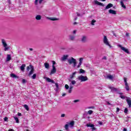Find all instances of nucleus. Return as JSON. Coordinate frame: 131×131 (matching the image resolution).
I'll return each instance as SVG.
<instances>
[{"mask_svg": "<svg viewBox=\"0 0 131 131\" xmlns=\"http://www.w3.org/2000/svg\"><path fill=\"white\" fill-rule=\"evenodd\" d=\"M127 79L126 78H124V81L125 82V84H126V83H127Z\"/></svg>", "mask_w": 131, "mask_h": 131, "instance_id": "a19ab883", "label": "nucleus"}, {"mask_svg": "<svg viewBox=\"0 0 131 131\" xmlns=\"http://www.w3.org/2000/svg\"><path fill=\"white\" fill-rule=\"evenodd\" d=\"M32 79H35V78H36V74H34L32 76Z\"/></svg>", "mask_w": 131, "mask_h": 131, "instance_id": "58836bf2", "label": "nucleus"}, {"mask_svg": "<svg viewBox=\"0 0 131 131\" xmlns=\"http://www.w3.org/2000/svg\"><path fill=\"white\" fill-rule=\"evenodd\" d=\"M71 83L72 84L74 85L76 83V81L75 80H72Z\"/></svg>", "mask_w": 131, "mask_h": 131, "instance_id": "79ce46f5", "label": "nucleus"}, {"mask_svg": "<svg viewBox=\"0 0 131 131\" xmlns=\"http://www.w3.org/2000/svg\"><path fill=\"white\" fill-rule=\"evenodd\" d=\"M68 62L70 64H73V67L74 68L76 67V59H74L73 57H71V59H68Z\"/></svg>", "mask_w": 131, "mask_h": 131, "instance_id": "f257e3e1", "label": "nucleus"}, {"mask_svg": "<svg viewBox=\"0 0 131 131\" xmlns=\"http://www.w3.org/2000/svg\"><path fill=\"white\" fill-rule=\"evenodd\" d=\"M57 72V69H56V67L54 66L52 67V69L50 73V75H52V74H54Z\"/></svg>", "mask_w": 131, "mask_h": 131, "instance_id": "1a4fd4ad", "label": "nucleus"}, {"mask_svg": "<svg viewBox=\"0 0 131 131\" xmlns=\"http://www.w3.org/2000/svg\"><path fill=\"white\" fill-rule=\"evenodd\" d=\"M79 73L80 74H83L85 73V71L84 70H82V69H80L79 70Z\"/></svg>", "mask_w": 131, "mask_h": 131, "instance_id": "cd10ccee", "label": "nucleus"}, {"mask_svg": "<svg viewBox=\"0 0 131 131\" xmlns=\"http://www.w3.org/2000/svg\"><path fill=\"white\" fill-rule=\"evenodd\" d=\"M78 80H80V82H83L88 80L89 78H88V77L86 76L81 75L78 77Z\"/></svg>", "mask_w": 131, "mask_h": 131, "instance_id": "20e7f679", "label": "nucleus"}, {"mask_svg": "<svg viewBox=\"0 0 131 131\" xmlns=\"http://www.w3.org/2000/svg\"><path fill=\"white\" fill-rule=\"evenodd\" d=\"M76 73H77V72H76L73 73L72 75H70V78H71V79H73V78L75 77V74H76Z\"/></svg>", "mask_w": 131, "mask_h": 131, "instance_id": "aec40b11", "label": "nucleus"}, {"mask_svg": "<svg viewBox=\"0 0 131 131\" xmlns=\"http://www.w3.org/2000/svg\"><path fill=\"white\" fill-rule=\"evenodd\" d=\"M125 89L126 90V91H129V86H128V84L126 83V84H125Z\"/></svg>", "mask_w": 131, "mask_h": 131, "instance_id": "7c9ffc66", "label": "nucleus"}, {"mask_svg": "<svg viewBox=\"0 0 131 131\" xmlns=\"http://www.w3.org/2000/svg\"><path fill=\"white\" fill-rule=\"evenodd\" d=\"M108 13L112 15H116V11L112 9L109 10Z\"/></svg>", "mask_w": 131, "mask_h": 131, "instance_id": "f3484780", "label": "nucleus"}, {"mask_svg": "<svg viewBox=\"0 0 131 131\" xmlns=\"http://www.w3.org/2000/svg\"><path fill=\"white\" fill-rule=\"evenodd\" d=\"M46 81H47L48 82H51V83H55V81H54V80L51 79L49 77L46 78Z\"/></svg>", "mask_w": 131, "mask_h": 131, "instance_id": "a211bd4d", "label": "nucleus"}, {"mask_svg": "<svg viewBox=\"0 0 131 131\" xmlns=\"http://www.w3.org/2000/svg\"><path fill=\"white\" fill-rule=\"evenodd\" d=\"M47 19H48V20H51V21H58V20H59V18H57L56 17H47Z\"/></svg>", "mask_w": 131, "mask_h": 131, "instance_id": "2eb2a0df", "label": "nucleus"}, {"mask_svg": "<svg viewBox=\"0 0 131 131\" xmlns=\"http://www.w3.org/2000/svg\"><path fill=\"white\" fill-rule=\"evenodd\" d=\"M17 115H18V116H21L22 114H21L20 113H18Z\"/></svg>", "mask_w": 131, "mask_h": 131, "instance_id": "13d9d810", "label": "nucleus"}, {"mask_svg": "<svg viewBox=\"0 0 131 131\" xmlns=\"http://www.w3.org/2000/svg\"><path fill=\"white\" fill-rule=\"evenodd\" d=\"M86 126L88 127H94V126H95V125H94V124H87L86 125Z\"/></svg>", "mask_w": 131, "mask_h": 131, "instance_id": "72a5a7b5", "label": "nucleus"}, {"mask_svg": "<svg viewBox=\"0 0 131 131\" xmlns=\"http://www.w3.org/2000/svg\"><path fill=\"white\" fill-rule=\"evenodd\" d=\"M106 78H107V79H110V80H113V79H114V77L111 74H108Z\"/></svg>", "mask_w": 131, "mask_h": 131, "instance_id": "4468645a", "label": "nucleus"}, {"mask_svg": "<svg viewBox=\"0 0 131 131\" xmlns=\"http://www.w3.org/2000/svg\"><path fill=\"white\" fill-rule=\"evenodd\" d=\"M73 34H76V30H74L73 32Z\"/></svg>", "mask_w": 131, "mask_h": 131, "instance_id": "e2e57ef3", "label": "nucleus"}, {"mask_svg": "<svg viewBox=\"0 0 131 131\" xmlns=\"http://www.w3.org/2000/svg\"><path fill=\"white\" fill-rule=\"evenodd\" d=\"M103 60H107V57L106 56H104L103 58H102Z\"/></svg>", "mask_w": 131, "mask_h": 131, "instance_id": "052dcab7", "label": "nucleus"}, {"mask_svg": "<svg viewBox=\"0 0 131 131\" xmlns=\"http://www.w3.org/2000/svg\"><path fill=\"white\" fill-rule=\"evenodd\" d=\"M72 92V90L69 89V94H71Z\"/></svg>", "mask_w": 131, "mask_h": 131, "instance_id": "4d7b16f0", "label": "nucleus"}, {"mask_svg": "<svg viewBox=\"0 0 131 131\" xmlns=\"http://www.w3.org/2000/svg\"><path fill=\"white\" fill-rule=\"evenodd\" d=\"M77 16H78V17H79L80 16V14H79L78 12H77Z\"/></svg>", "mask_w": 131, "mask_h": 131, "instance_id": "0e129e2a", "label": "nucleus"}, {"mask_svg": "<svg viewBox=\"0 0 131 131\" xmlns=\"http://www.w3.org/2000/svg\"><path fill=\"white\" fill-rule=\"evenodd\" d=\"M127 128H124L123 129V131H127Z\"/></svg>", "mask_w": 131, "mask_h": 131, "instance_id": "338daca9", "label": "nucleus"}, {"mask_svg": "<svg viewBox=\"0 0 131 131\" xmlns=\"http://www.w3.org/2000/svg\"><path fill=\"white\" fill-rule=\"evenodd\" d=\"M120 111V109L119 107H117L116 113H117L119 112Z\"/></svg>", "mask_w": 131, "mask_h": 131, "instance_id": "de8ad7c7", "label": "nucleus"}, {"mask_svg": "<svg viewBox=\"0 0 131 131\" xmlns=\"http://www.w3.org/2000/svg\"><path fill=\"white\" fill-rule=\"evenodd\" d=\"M112 7H113V4L110 3L105 7L104 10H108V9H110V8H112Z\"/></svg>", "mask_w": 131, "mask_h": 131, "instance_id": "dca6fc26", "label": "nucleus"}, {"mask_svg": "<svg viewBox=\"0 0 131 131\" xmlns=\"http://www.w3.org/2000/svg\"><path fill=\"white\" fill-rule=\"evenodd\" d=\"M67 123H68L69 125H70L71 127L74 126V121H72L71 122Z\"/></svg>", "mask_w": 131, "mask_h": 131, "instance_id": "bb28decb", "label": "nucleus"}, {"mask_svg": "<svg viewBox=\"0 0 131 131\" xmlns=\"http://www.w3.org/2000/svg\"><path fill=\"white\" fill-rule=\"evenodd\" d=\"M14 118L16 123H19V119L18 118H17L16 117H14Z\"/></svg>", "mask_w": 131, "mask_h": 131, "instance_id": "473e14b6", "label": "nucleus"}, {"mask_svg": "<svg viewBox=\"0 0 131 131\" xmlns=\"http://www.w3.org/2000/svg\"><path fill=\"white\" fill-rule=\"evenodd\" d=\"M94 23H96V20L93 19L91 21V25H95Z\"/></svg>", "mask_w": 131, "mask_h": 131, "instance_id": "4c0bfd02", "label": "nucleus"}, {"mask_svg": "<svg viewBox=\"0 0 131 131\" xmlns=\"http://www.w3.org/2000/svg\"><path fill=\"white\" fill-rule=\"evenodd\" d=\"M61 117H65V114H62L61 115Z\"/></svg>", "mask_w": 131, "mask_h": 131, "instance_id": "bf43d9fd", "label": "nucleus"}, {"mask_svg": "<svg viewBox=\"0 0 131 131\" xmlns=\"http://www.w3.org/2000/svg\"><path fill=\"white\" fill-rule=\"evenodd\" d=\"M64 88L66 90H68V89H69V86L68 84H66Z\"/></svg>", "mask_w": 131, "mask_h": 131, "instance_id": "37998d69", "label": "nucleus"}, {"mask_svg": "<svg viewBox=\"0 0 131 131\" xmlns=\"http://www.w3.org/2000/svg\"><path fill=\"white\" fill-rule=\"evenodd\" d=\"M120 98H121V99H123V100H124L125 98L126 99V98H127V97L125 96L124 95H120Z\"/></svg>", "mask_w": 131, "mask_h": 131, "instance_id": "c9c22d12", "label": "nucleus"}, {"mask_svg": "<svg viewBox=\"0 0 131 131\" xmlns=\"http://www.w3.org/2000/svg\"><path fill=\"white\" fill-rule=\"evenodd\" d=\"M12 57H11V55L8 54L6 58V62H9V61H11Z\"/></svg>", "mask_w": 131, "mask_h": 131, "instance_id": "412c9836", "label": "nucleus"}, {"mask_svg": "<svg viewBox=\"0 0 131 131\" xmlns=\"http://www.w3.org/2000/svg\"><path fill=\"white\" fill-rule=\"evenodd\" d=\"M52 67H53V66H55V64H56V62L54 60L52 61Z\"/></svg>", "mask_w": 131, "mask_h": 131, "instance_id": "c03bdc74", "label": "nucleus"}, {"mask_svg": "<svg viewBox=\"0 0 131 131\" xmlns=\"http://www.w3.org/2000/svg\"><path fill=\"white\" fill-rule=\"evenodd\" d=\"M8 131H14V130L13 129H10L9 130H8Z\"/></svg>", "mask_w": 131, "mask_h": 131, "instance_id": "774afa93", "label": "nucleus"}, {"mask_svg": "<svg viewBox=\"0 0 131 131\" xmlns=\"http://www.w3.org/2000/svg\"><path fill=\"white\" fill-rule=\"evenodd\" d=\"M38 3V0L35 1V5H37Z\"/></svg>", "mask_w": 131, "mask_h": 131, "instance_id": "603ef678", "label": "nucleus"}, {"mask_svg": "<svg viewBox=\"0 0 131 131\" xmlns=\"http://www.w3.org/2000/svg\"><path fill=\"white\" fill-rule=\"evenodd\" d=\"M44 66L46 69H49L50 68V64L47 62H45L44 63Z\"/></svg>", "mask_w": 131, "mask_h": 131, "instance_id": "b1692460", "label": "nucleus"}, {"mask_svg": "<svg viewBox=\"0 0 131 131\" xmlns=\"http://www.w3.org/2000/svg\"><path fill=\"white\" fill-rule=\"evenodd\" d=\"M35 19H36V20H41V15H37L35 17Z\"/></svg>", "mask_w": 131, "mask_h": 131, "instance_id": "a878e982", "label": "nucleus"}, {"mask_svg": "<svg viewBox=\"0 0 131 131\" xmlns=\"http://www.w3.org/2000/svg\"><path fill=\"white\" fill-rule=\"evenodd\" d=\"M69 56L68 55H64L62 57H61V61H65L66 60H67V58H68Z\"/></svg>", "mask_w": 131, "mask_h": 131, "instance_id": "6ab92c4d", "label": "nucleus"}, {"mask_svg": "<svg viewBox=\"0 0 131 131\" xmlns=\"http://www.w3.org/2000/svg\"><path fill=\"white\" fill-rule=\"evenodd\" d=\"M81 41L82 43H85L88 41V37L85 35L82 36L81 38Z\"/></svg>", "mask_w": 131, "mask_h": 131, "instance_id": "6e6552de", "label": "nucleus"}, {"mask_svg": "<svg viewBox=\"0 0 131 131\" xmlns=\"http://www.w3.org/2000/svg\"><path fill=\"white\" fill-rule=\"evenodd\" d=\"M126 37H129V33H126Z\"/></svg>", "mask_w": 131, "mask_h": 131, "instance_id": "09e8293b", "label": "nucleus"}, {"mask_svg": "<svg viewBox=\"0 0 131 131\" xmlns=\"http://www.w3.org/2000/svg\"><path fill=\"white\" fill-rule=\"evenodd\" d=\"M24 107L25 108L26 110L29 111V107H28V105H27V104H24Z\"/></svg>", "mask_w": 131, "mask_h": 131, "instance_id": "2f4dec72", "label": "nucleus"}, {"mask_svg": "<svg viewBox=\"0 0 131 131\" xmlns=\"http://www.w3.org/2000/svg\"><path fill=\"white\" fill-rule=\"evenodd\" d=\"M69 39L70 40L73 41L75 39V36L71 35L69 36Z\"/></svg>", "mask_w": 131, "mask_h": 131, "instance_id": "5701e85b", "label": "nucleus"}, {"mask_svg": "<svg viewBox=\"0 0 131 131\" xmlns=\"http://www.w3.org/2000/svg\"><path fill=\"white\" fill-rule=\"evenodd\" d=\"M94 108H95L94 106H90L88 107V109H94Z\"/></svg>", "mask_w": 131, "mask_h": 131, "instance_id": "5fc2aeb1", "label": "nucleus"}, {"mask_svg": "<svg viewBox=\"0 0 131 131\" xmlns=\"http://www.w3.org/2000/svg\"><path fill=\"white\" fill-rule=\"evenodd\" d=\"M128 112V110H127V108H125L124 111V113H125L126 114H127V112Z\"/></svg>", "mask_w": 131, "mask_h": 131, "instance_id": "ea45409f", "label": "nucleus"}, {"mask_svg": "<svg viewBox=\"0 0 131 131\" xmlns=\"http://www.w3.org/2000/svg\"><path fill=\"white\" fill-rule=\"evenodd\" d=\"M89 115V114H88V112H84L83 115V118L90 119V116H88Z\"/></svg>", "mask_w": 131, "mask_h": 131, "instance_id": "9b49d317", "label": "nucleus"}, {"mask_svg": "<svg viewBox=\"0 0 131 131\" xmlns=\"http://www.w3.org/2000/svg\"><path fill=\"white\" fill-rule=\"evenodd\" d=\"M31 71L29 73V76H30L32 74H33V72H34V67L32 65H30V66L27 67V71Z\"/></svg>", "mask_w": 131, "mask_h": 131, "instance_id": "f03ea898", "label": "nucleus"}, {"mask_svg": "<svg viewBox=\"0 0 131 131\" xmlns=\"http://www.w3.org/2000/svg\"><path fill=\"white\" fill-rule=\"evenodd\" d=\"M113 34L114 36H116V34L114 33V31H112Z\"/></svg>", "mask_w": 131, "mask_h": 131, "instance_id": "680f3d73", "label": "nucleus"}, {"mask_svg": "<svg viewBox=\"0 0 131 131\" xmlns=\"http://www.w3.org/2000/svg\"><path fill=\"white\" fill-rule=\"evenodd\" d=\"M25 67H26V65L25 64H23L20 67V70L24 72L25 70Z\"/></svg>", "mask_w": 131, "mask_h": 131, "instance_id": "4be33fe9", "label": "nucleus"}, {"mask_svg": "<svg viewBox=\"0 0 131 131\" xmlns=\"http://www.w3.org/2000/svg\"><path fill=\"white\" fill-rule=\"evenodd\" d=\"M82 61H83V58L81 57L79 58V63L78 65L77 66V68H79L80 66H81V64H82Z\"/></svg>", "mask_w": 131, "mask_h": 131, "instance_id": "ddd939ff", "label": "nucleus"}, {"mask_svg": "<svg viewBox=\"0 0 131 131\" xmlns=\"http://www.w3.org/2000/svg\"><path fill=\"white\" fill-rule=\"evenodd\" d=\"M103 42L106 46H108L110 48H112L110 43H109V41H108V39L107 38L106 36H104Z\"/></svg>", "mask_w": 131, "mask_h": 131, "instance_id": "0eeeda50", "label": "nucleus"}, {"mask_svg": "<svg viewBox=\"0 0 131 131\" xmlns=\"http://www.w3.org/2000/svg\"><path fill=\"white\" fill-rule=\"evenodd\" d=\"M98 124H100V125H102V124H103V122L101 121H98Z\"/></svg>", "mask_w": 131, "mask_h": 131, "instance_id": "6e6d98bb", "label": "nucleus"}, {"mask_svg": "<svg viewBox=\"0 0 131 131\" xmlns=\"http://www.w3.org/2000/svg\"><path fill=\"white\" fill-rule=\"evenodd\" d=\"M2 44L4 48V51L6 52L7 51L9 50V47H8V44H7V42H6V40L5 39H2Z\"/></svg>", "mask_w": 131, "mask_h": 131, "instance_id": "39448f33", "label": "nucleus"}, {"mask_svg": "<svg viewBox=\"0 0 131 131\" xmlns=\"http://www.w3.org/2000/svg\"><path fill=\"white\" fill-rule=\"evenodd\" d=\"M118 47H119V48H120V49H121V50L122 51H123L124 52V53H126L128 55H130V52H129V51L128 50V49L125 48L124 47H122V46H121L120 45H119Z\"/></svg>", "mask_w": 131, "mask_h": 131, "instance_id": "423d86ee", "label": "nucleus"}, {"mask_svg": "<svg viewBox=\"0 0 131 131\" xmlns=\"http://www.w3.org/2000/svg\"><path fill=\"white\" fill-rule=\"evenodd\" d=\"M22 83H26V80L23 79L22 80Z\"/></svg>", "mask_w": 131, "mask_h": 131, "instance_id": "a18cd8bd", "label": "nucleus"}, {"mask_svg": "<svg viewBox=\"0 0 131 131\" xmlns=\"http://www.w3.org/2000/svg\"><path fill=\"white\" fill-rule=\"evenodd\" d=\"M97 129V128L95 127L94 126L92 127V130H96Z\"/></svg>", "mask_w": 131, "mask_h": 131, "instance_id": "49530a36", "label": "nucleus"}, {"mask_svg": "<svg viewBox=\"0 0 131 131\" xmlns=\"http://www.w3.org/2000/svg\"><path fill=\"white\" fill-rule=\"evenodd\" d=\"M94 4L95 5H97L98 6H102V7H104V4L103 3L99 2L97 0L94 1Z\"/></svg>", "mask_w": 131, "mask_h": 131, "instance_id": "f8f14e48", "label": "nucleus"}, {"mask_svg": "<svg viewBox=\"0 0 131 131\" xmlns=\"http://www.w3.org/2000/svg\"><path fill=\"white\" fill-rule=\"evenodd\" d=\"M43 1L44 0H39V4L40 5L42 3V2H43Z\"/></svg>", "mask_w": 131, "mask_h": 131, "instance_id": "864d4df0", "label": "nucleus"}, {"mask_svg": "<svg viewBox=\"0 0 131 131\" xmlns=\"http://www.w3.org/2000/svg\"><path fill=\"white\" fill-rule=\"evenodd\" d=\"M4 121H8V117H5L4 118Z\"/></svg>", "mask_w": 131, "mask_h": 131, "instance_id": "8fccbe9b", "label": "nucleus"}, {"mask_svg": "<svg viewBox=\"0 0 131 131\" xmlns=\"http://www.w3.org/2000/svg\"><path fill=\"white\" fill-rule=\"evenodd\" d=\"M121 6L122 8H123V9H126V6L124 5V4L123 3V2L122 1H121Z\"/></svg>", "mask_w": 131, "mask_h": 131, "instance_id": "c756f323", "label": "nucleus"}, {"mask_svg": "<svg viewBox=\"0 0 131 131\" xmlns=\"http://www.w3.org/2000/svg\"><path fill=\"white\" fill-rule=\"evenodd\" d=\"M93 111L92 110H89L88 112V114H89L90 115H92V114H93Z\"/></svg>", "mask_w": 131, "mask_h": 131, "instance_id": "e433bc0d", "label": "nucleus"}, {"mask_svg": "<svg viewBox=\"0 0 131 131\" xmlns=\"http://www.w3.org/2000/svg\"><path fill=\"white\" fill-rule=\"evenodd\" d=\"M79 102V100H74V103H77Z\"/></svg>", "mask_w": 131, "mask_h": 131, "instance_id": "3c124183", "label": "nucleus"}, {"mask_svg": "<svg viewBox=\"0 0 131 131\" xmlns=\"http://www.w3.org/2000/svg\"><path fill=\"white\" fill-rule=\"evenodd\" d=\"M69 127V124H67L65 125L64 128L66 129V130H68V128Z\"/></svg>", "mask_w": 131, "mask_h": 131, "instance_id": "f704fd0d", "label": "nucleus"}, {"mask_svg": "<svg viewBox=\"0 0 131 131\" xmlns=\"http://www.w3.org/2000/svg\"><path fill=\"white\" fill-rule=\"evenodd\" d=\"M55 86L56 89H55L56 92H58L59 91V83H55Z\"/></svg>", "mask_w": 131, "mask_h": 131, "instance_id": "c85d7f7f", "label": "nucleus"}, {"mask_svg": "<svg viewBox=\"0 0 131 131\" xmlns=\"http://www.w3.org/2000/svg\"><path fill=\"white\" fill-rule=\"evenodd\" d=\"M9 5H11V0H7Z\"/></svg>", "mask_w": 131, "mask_h": 131, "instance_id": "69168bd1", "label": "nucleus"}, {"mask_svg": "<svg viewBox=\"0 0 131 131\" xmlns=\"http://www.w3.org/2000/svg\"><path fill=\"white\" fill-rule=\"evenodd\" d=\"M108 88V89H110V90H111V92L112 93H114L116 92V93H117V94H119V95H123V93L118 92V89L116 88L110 86H109Z\"/></svg>", "mask_w": 131, "mask_h": 131, "instance_id": "7ed1b4c3", "label": "nucleus"}, {"mask_svg": "<svg viewBox=\"0 0 131 131\" xmlns=\"http://www.w3.org/2000/svg\"><path fill=\"white\" fill-rule=\"evenodd\" d=\"M126 101L127 103V104L129 106V108L131 107V98L130 97H126Z\"/></svg>", "mask_w": 131, "mask_h": 131, "instance_id": "9d476101", "label": "nucleus"}, {"mask_svg": "<svg viewBox=\"0 0 131 131\" xmlns=\"http://www.w3.org/2000/svg\"><path fill=\"white\" fill-rule=\"evenodd\" d=\"M10 77H12V78H19V76L15 75L14 74H11L10 75Z\"/></svg>", "mask_w": 131, "mask_h": 131, "instance_id": "393cba45", "label": "nucleus"}]
</instances>
